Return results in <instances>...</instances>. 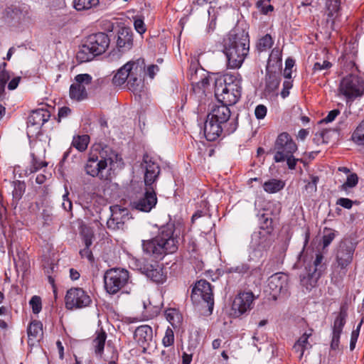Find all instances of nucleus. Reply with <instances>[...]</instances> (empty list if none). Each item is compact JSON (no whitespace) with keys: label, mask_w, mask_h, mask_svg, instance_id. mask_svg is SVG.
<instances>
[{"label":"nucleus","mask_w":364,"mask_h":364,"mask_svg":"<svg viewBox=\"0 0 364 364\" xmlns=\"http://www.w3.org/2000/svg\"><path fill=\"white\" fill-rule=\"evenodd\" d=\"M272 242L271 232L259 230L252 235L250 246L252 249V259H259L270 247Z\"/></svg>","instance_id":"12"},{"label":"nucleus","mask_w":364,"mask_h":364,"mask_svg":"<svg viewBox=\"0 0 364 364\" xmlns=\"http://www.w3.org/2000/svg\"><path fill=\"white\" fill-rule=\"evenodd\" d=\"M145 68L144 59L139 58L135 61H129L121 68L113 77V82L117 85L123 84L133 73H139Z\"/></svg>","instance_id":"18"},{"label":"nucleus","mask_w":364,"mask_h":364,"mask_svg":"<svg viewBox=\"0 0 364 364\" xmlns=\"http://www.w3.org/2000/svg\"><path fill=\"white\" fill-rule=\"evenodd\" d=\"M90 137L88 135H82L75 136L73 139L72 144L80 151H85L88 145Z\"/></svg>","instance_id":"36"},{"label":"nucleus","mask_w":364,"mask_h":364,"mask_svg":"<svg viewBox=\"0 0 364 364\" xmlns=\"http://www.w3.org/2000/svg\"><path fill=\"white\" fill-rule=\"evenodd\" d=\"M71 112V109L68 107H63L59 109L58 118H65L68 117Z\"/></svg>","instance_id":"58"},{"label":"nucleus","mask_w":364,"mask_h":364,"mask_svg":"<svg viewBox=\"0 0 364 364\" xmlns=\"http://www.w3.org/2000/svg\"><path fill=\"white\" fill-rule=\"evenodd\" d=\"M232 269H234V272H235L246 273L249 269V267L247 264H242Z\"/></svg>","instance_id":"61"},{"label":"nucleus","mask_w":364,"mask_h":364,"mask_svg":"<svg viewBox=\"0 0 364 364\" xmlns=\"http://www.w3.org/2000/svg\"><path fill=\"white\" fill-rule=\"evenodd\" d=\"M92 77L90 75L79 74L75 77L74 82L70 85L69 96L73 100L82 101L87 98L86 87L91 84Z\"/></svg>","instance_id":"14"},{"label":"nucleus","mask_w":364,"mask_h":364,"mask_svg":"<svg viewBox=\"0 0 364 364\" xmlns=\"http://www.w3.org/2000/svg\"><path fill=\"white\" fill-rule=\"evenodd\" d=\"M129 278L127 270L119 268L110 269L104 275L105 288L109 294H114L125 286Z\"/></svg>","instance_id":"8"},{"label":"nucleus","mask_w":364,"mask_h":364,"mask_svg":"<svg viewBox=\"0 0 364 364\" xmlns=\"http://www.w3.org/2000/svg\"><path fill=\"white\" fill-rule=\"evenodd\" d=\"M6 63H2L0 65V84L6 85L8 80L10 78L9 73L6 70Z\"/></svg>","instance_id":"48"},{"label":"nucleus","mask_w":364,"mask_h":364,"mask_svg":"<svg viewBox=\"0 0 364 364\" xmlns=\"http://www.w3.org/2000/svg\"><path fill=\"white\" fill-rule=\"evenodd\" d=\"M241 77L237 73H226L215 82V96L219 103L235 105L241 97Z\"/></svg>","instance_id":"2"},{"label":"nucleus","mask_w":364,"mask_h":364,"mask_svg":"<svg viewBox=\"0 0 364 364\" xmlns=\"http://www.w3.org/2000/svg\"><path fill=\"white\" fill-rule=\"evenodd\" d=\"M272 45L273 40L272 36L269 34H267L259 40L257 44V48L259 51L262 52L269 49Z\"/></svg>","instance_id":"39"},{"label":"nucleus","mask_w":364,"mask_h":364,"mask_svg":"<svg viewBox=\"0 0 364 364\" xmlns=\"http://www.w3.org/2000/svg\"><path fill=\"white\" fill-rule=\"evenodd\" d=\"M255 298L252 291L241 292L235 298L232 309L241 315L252 308L253 301Z\"/></svg>","instance_id":"23"},{"label":"nucleus","mask_w":364,"mask_h":364,"mask_svg":"<svg viewBox=\"0 0 364 364\" xmlns=\"http://www.w3.org/2000/svg\"><path fill=\"white\" fill-rule=\"evenodd\" d=\"M157 203V197L155 192V186H145V191L139 193L131 201L133 208L148 213L155 207Z\"/></svg>","instance_id":"11"},{"label":"nucleus","mask_w":364,"mask_h":364,"mask_svg":"<svg viewBox=\"0 0 364 364\" xmlns=\"http://www.w3.org/2000/svg\"><path fill=\"white\" fill-rule=\"evenodd\" d=\"M267 109L263 105H259L255 107V114L257 119H262L267 115Z\"/></svg>","instance_id":"50"},{"label":"nucleus","mask_w":364,"mask_h":364,"mask_svg":"<svg viewBox=\"0 0 364 364\" xmlns=\"http://www.w3.org/2000/svg\"><path fill=\"white\" fill-rule=\"evenodd\" d=\"M339 92L348 100H354L364 94V80L355 75H349L341 81Z\"/></svg>","instance_id":"9"},{"label":"nucleus","mask_w":364,"mask_h":364,"mask_svg":"<svg viewBox=\"0 0 364 364\" xmlns=\"http://www.w3.org/2000/svg\"><path fill=\"white\" fill-rule=\"evenodd\" d=\"M159 68L156 65H151L147 68V73L151 78H154L156 73L159 72Z\"/></svg>","instance_id":"59"},{"label":"nucleus","mask_w":364,"mask_h":364,"mask_svg":"<svg viewBox=\"0 0 364 364\" xmlns=\"http://www.w3.org/2000/svg\"><path fill=\"white\" fill-rule=\"evenodd\" d=\"M335 238V232L332 230H328L324 234L323 237V247H328Z\"/></svg>","instance_id":"51"},{"label":"nucleus","mask_w":364,"mask_h":364,"mask_svg":"<svg viewBox=\"0 0 364 364\" xmlns=\"http://www.w3.org/2000/svg\"><path fill=\"white\" fill-rule=\"evenodd\" d=\"M336 204L346 209H350L353 205V201L346 198H341L337 200Z\"/></svg>","instance_id":"53"},{"label":"nucleus","mask_w":364,"mask_h":364,"mask_svg":"<svg viewBox=\"0 0 364 364\" xmlns=\"http://www.w3.org/2000/svg\"><path fill=\"white\" fill-rule=\"evenodd\" d=\"M65 306L68 309H82L88 306L92 300L82 288H71L65 297Z\"/></svg>","instance_id":"13"},{"label":"nucleus","mask_w":364,"mask_h":364,"mask_svg":"<svg viewBox=\"0 0 364 364\" xmlns=\"http://www.w3.org/2000/svg\"><path fill=\"white\" fill-rule=\"evenodd\" d=\"M110 40L107 34L99 32L90 35L86 42L77 53L76 58L80 63L92 60L95 56L104 53L108 48Z\"/></svg>","instance_id":"5"},{"label":"nucleus","mask_w":364,"mask_h":364,"mask_svg":"<svg viewBox=\"0 0 364 364\" xmlns=\"http://www.w3.org/2000/svg\"><path fill=\"white\" fill-rule=\"evenodd\" d=\"M332 67L331 63L328 60H323L322 63L316 62L314 63L313 67L314 73H316L318 71L328 70Z\"/></svg>","instance_id":"46"},{"label":"nucleus","mask_w":364,"mask_h":364,"mask_svg":"<svg viewBox=\"0 0 364 364\" xmlns=\"http://www.w3.org/2000/svg\"><path fill=\"white\" fill-rule=\"evenodd\" d=\"M195 75H191V80L192 81V84H196V86L200 89H204L207 85H209V79L207 77H201V79L198 82L195 81Z\"/></svg>","instance_id":"49"},{"label":"nucleus","mask_w":364,"mask_h":364,"mask_svg":"<svg viewBox=\"0 0 364 364\" xmlns=\"http://www.w3.org/2000/svg\"><path fill=\"white\" fill-rule=\"evenodd\" d=\"M182 358L183 364H190L192 360V355L183 353Z\"/></svg>","instance_id":"62"},{"label":"nucleus","mask_w":364,"mask_h":364,"mask_svg":"<svg viewBox=\"0 0 364 364\" xmlns=\"http://www.w3.org/2000/svg\"><path fill=\"white\" fill-rule=\"evenodd\" d=\"M174 230L173 223L161 226L156 236L142 240L143 252L156 260H161L166 255L176 252L178 248V240L174 235Z\"/></svg>","instance_id":"1"},{"label":"nucleus","mask_w":364,"mask_h":364,"mask_svg":"<svg viewBox=\"0 0 364 364\" xmlns=\"http://www.w3.org/2000/svg\"><path fill=\"white\" fill-rule=\"evenodd\" d=\"M237 127V123H230L228 127L215 122L214 119L207 117L204 124V135L208 141H213L216 140L220 134L224 132L225 134H230L234 132Z\"/></svg>","instance_id":"15"},{"label":"nucleus","mask_w":364,"mask_h":364,"mask_svg":"<svg viewBox=\"0 0 364 364\" xmlns=\"http://www.w3.org/2000/svg\"><path fill=\"white\" fill-rule=\"evenodd\" d=\"M144 72V69L139 73H133L131 75L127 80V85L129 89L133 92H139L143 87V82L141 75Z\"/></svg>","instance_id":"31"},{"label":"nucleus","mask_w":364,"mask_h":364,"mask_svg":"<svg viewBox=\"0 0 364 364\" xmlns=\"http://www.w3.org/2000/svg\"><path fill=\"white\" fill-rule=\"evenodd\" d=\"M311 332L312 331L310 330L309 332L303 333L293 346L294 352L299 353V358L300 360L302 358L304 351L311 348V345L308 341L312 334Z\"/></svg>","instance_id":"28"},{"label":"nucleus","mask_w":364,"mask_h":364,"mask_svg":"<svg viewBox=\"0 0 364 364\" xmlns=\"http://www.w3.org/2000/svg\"><path fill=\"white\" fill-rule=\"evenodd\" d=\"M199 298L207 304L208 311L212 313L214 306V299L211 285L205 280L198 281L192 290L191 299L198 301Z\"/></svg>","instance_id":"17"},{"label":"nucleus","mask_w":364,"mask_h":364,"mask_svg":"<svg viewBox=\"0 0 364 364\" xmlns=\"http://www.w3.org/2000/svg\"><path fill=\"white\" fill-rule=\"evenodd\" d=\"M24 192V186L20 183L15 185L14 190L13 191V196L16 199L21 198L23 193Z\"/></svg>","instance_id":"52"},{"label":"nucleus","mask_w":364,"mask_h":364,"mask_svg":"<svg viewBox=\"0 0 364 364\" xmlns=\"http://www.w3.org/2000/svg\"><path fill=\"white\" fill-rule=\"evenodd\" d=\"M134 26L136 31L140 34L144 33L146 31L144 21L141 19H136Z\"/></svg>","instance_id":"55"},{"label":"nucleus","mask_w":364,"mask_h":364,"mask_svg":"<svg viewBox=\"0 0 364 364\" xmlns=\"http://www.w3.org/2000/svg\"><path fill=\"white\" fill-rule=\"evenodd\" d=\"M96 336L93 340L92 345L95 353L97 355L101 356L104 351L107 334L102 329L96 331Z\"/></svg>","instance_id":"29"},{"label":"nucleus","mask_w":364,"mask_h":364,"mask_svg":"<svg viewBox=\"0 0 364 364\" xmlns=\"http://www.w3.org/2000/svg\"><path fill=\"white\" fill-rule=\"evenodd\" d=\"M323 259V256L321 254L318 253L316 255V258L312 264L309 263L305 265V272L301 274L300 280L301 284L308 291L311 290L316 285L317 282L324 269L323 264H322Z\"/></svg>","instance_id":"7"},{"label":"nucleus","mask_w":364,"mask_h":364,"mask_svg":"<svg viewBox=\"0 0 364 364\" xmlns=\"http://www.w3.org/2000/svg\"><path fill=\"white\" fill-rule=\"evenodd\" d=\"M363 320H362L358 325L356 329L353 330L351 333L350 341V350H353L355 348V344L358 341V338L360 333V329L362 326Z\"/></svg>","instance_id":"44"},{"label":"nucleus","mask_w":364,"mask_h":364,"mask_svg":"<svg viewBox=\"0 0 364 364\" xmlns=\"http://www.w3.org/2000/svg\"><path fill=\"white\" fill-rule=\"evenodd\" d=\"M132 264L155 283H164L166 279V277L164 274L162 268L156 263L151 264L146 259H133L132 260Z\"/></svg>","instance_id":"10"},{"label":"nucleus","mask_w":364,"mask_h":364,"mask_svg":"<svg viewBox=\"0 0 364 364\" xmlns=\"http://www.w3.org/2000/svg\"><path fill=\"white\" fill-rule=\"evenodd\" d=\"M326 13L328 17H336L340 9V0H327Z\"/></svg>","instance_id":"38"},{"label":"nucleus","mask_w":364,"mask_h":364,"mask_svg":"<svg viewBox=\"0 0 364 364\" xmlns=\"http://www.w3.org/2000/svg\"><path fill=\"white\" fill-rule=\"evenodd\" d=\"M141 166L144 169V185L155 186V182L160 173L159 166L153 161L147 154H145L144 155Z\"/></svg>","instance_id":"21"},{"label":"nucleus","mask_w":364,"mask_h":364,"mask_svg":"<svg viewBox=\"0 0 364 364\" xmlns=\"http://www.w3.org/2000/svg\"><path fill=\"white\" fill-rule=\"evenodd\" d=\"M133 46L132 32L127 28H122L117 33V48L120 53H125L129 50Z\"/></svg>","instance_id":"26"},{"label":"nucleus","mask_w":364,"mask_h":364,"mask_svg":"<svg viewBox=\"0 0 364 364\" xmlns=\"http://www.w3.org/2000/svg\"><path fill=\"white\" fill-rule=\"evenodd\" d=\"M70 276L73 280H77L80 277V273L74 269H70Z\"/></svg>","instance_id":"64"},{"label":"nucleus","mask_w":364,"mask_h":364,"mask_svg":"<svg viewBox=\"0 0 364 364\" xmlns=\"http://www.w3.org/2000/svg\"><path fill=\"white\" fill-rule=\"evenodd\" d=\"M82 257L87 258L90 262L94 261V257L90 248L85 247L80 251Z\"/></svg>","instance_id":"54"},{"label":"nucleus","mask_w":364,"mask_h":364,"mask_svg":"<svg viewBox=\"0 0 364 364\" xmlns=\"http://www.w3.org/2000/svg\"><path fill=\"white\" fill-rule=\"evenodd\" d=\"M318 181V178L317 176H312L311 177V181L309 182L305 186L306 191L310 194L312 195L313 193L316 192L317 190V183Z\"/></svg>","instance_id":"47"},{"label":"nucleus","mask_w":364,"mask_h":364,"mask_svg":"<svg viewBox=\"0 0 364 364\" xmlns=\"http://www.w3.org/2000/svg\"><path fill=\"white\" fill-rule=\"evenodd\" d=\"M112 215L107 222V228L110 230H119L123 228L124 219L128 218V210L119 206L111 207Z\"/></svg>","instance_id":"24"},{"label":"nucleus","mask_w":364,"mask_h":364,"mask_svg":"<svg viewBox=\"0 0 364 364\" xmlns=\"http://www.w3.org/2000/svg\"><path fill=\"white\" fill-rule=\"evenodd\" d=\"M284 185V182L281 180L272 179L266 181L263 185V188L266 192L274 193L283 189Z\"/></svg>","instance_id":"33"},{"label":"nucleus","mask_w":364,"mask_h":364,"mask_svg":"<svg viewBox=\"0 0 364 364\" xmlns=\"http://www.w3.org/2000/svg\"><path fill=\"white\" fill-rule=\"evenodd\" d=\"M348 317V306L346 304L341 305L340 311L334 319L332 326V336L331 341V349L336 350L339 348L340 338L346 324Z\"/></svg>","instance_id":"19"},{"label":"nucleus","mask_w":364,"mask_h":364,"mask_svg":"<svg viewBox=\"0 0 364 364\" xmlns=\"http://www.w3.org/2000/svg\"><path fill=\"white\" fill-rule=\"evenodd\" d=\"M288 289V276L279 272L272 275L268 279L266 292L276 300L281 294H285Z\"/></svg>","instance_id":"16"},{"label":"nucleus","mask_w":364,"mask_h":364,"mask_svg":"<svg viewBox=\"0 0 364 364\" xmlns=\"http://www.w3.org/2000/svg\"><path fill=\"white\" fill-rule=\"evenodd\" d=\"M229 106L225 103L215 105L212 108L211 112L208 114V117L214 119L215 122L228 127L230 123H236L235 120H231L230 119L231 112Z\"/></svg>","instance_id":"22"},{"label":"nucleus","mask_w":364,"mask_h":364,"mask_svg":"<svg viewBox=\"0 0 364 364\" xmlns=\"http://www.w3.org/2000/svg\"><path fill=\"white\" fill-rule=\"evenodd\" d=\"M20 80H21L20 77H16L13 78L9 82L8 88L11 90H15L18 87Z\"/></svg>","instance_id":"60"},{"label":"nucleus","mask_w":364,"mask_h":364,"mask_svg":"<svg viewBox=\"0 0 364 364\" xmlns=\"http://www.w3.org/2000/svg\"><path fill=\"white\" fill-rule=\"evenodd\" d=\"M117 158V154L110 147L100 146L93 149L89 154L87 161L85 165L86 173L92 177L104 178L103 171L114 163Z\"/></svg>","instance_id":"4"},{"label":"nucleus","mask_w":364,"mask_h":364,"mask_svg":"<svg viewBox=\"0 0 364 364\" xmlns=\"http://www.w3.org/2000/svg\"><path fill=\"white\" fill-rule=\"evenodd\" d=\"M280 79L275 73L267 76L265 92L270 94L274 92L279 87Z\"/></svg>","instance_id":"34"},{"label":"nucleus","mask_w":364,"mask_h":364,"mask_svg":"<svg viewBox=\"0 0 364 364\" xmlns=\"http://www.w3.org/2000/svg\"><path fill=\"white\" fill-rule=\"evenodd\" d=\"M27 333L29 341L38 339L43 334L42 323L36 320L31 321L27 328Z\"/></svg>","instance_id":"30"},{"label":"nucleus","mask_w":364,"mask_h":364,"mask_svg":"<svg viewBox=\"0 0 364 364\" xmlns=\"http://www.w3.org/2000/svg\"><path fill=\"white\" fill-rule=\"evenodd\" d=\"M174 343V333L171 328L166 330L165 335L162 339V343L165 347H169Z\"/></svg>","instance_id":"42"},{"label":"nucleus","mask_w":364,"mask_h":364,"mask_svg":"<svg viewBox=\"0 0 364 364\" xmlns=\"http://www.w3.org/2000/svg\"><path fill=\"white\" fill-rule=\"evenodd\" d=\"M261 226L260 230L268 231L269 232H272L273 230L272 227V220L265 217L264 215L262 216L261 218Z\"/></svg>","instance_id":"45"},{"label":"nucleus","mask_w":364,"mask_h":364,"mask_svg":"<svg viewBox=\"0 0 364 364\" xmlns=\"http://www.w3.org/2000/svg\"><path fill=\"white\" fill-rule=\"evenodd\" d=\"M165 317L173 328L178 327L182 321L181 314L175 309L166 310Z\"/></svg>","instance_id":"32"},{"label":"nucleus","mask_w":364,"mask_h":364,"mask_svg":"<svg viewBox=\"0 0 364 364\" xmlns=\"http://www.w3.org/2000/svg\"><path fill=\"white\" fill-rule=\"evenodd\" d=\"M100 3L99 0H75L74 6L78 11L90 9Z\"/></svg>","instance_id":"37"},{"label":"nucleus","mask_w":364,"mask_h":364,"mask_svg":"<svg viewBox=\"0 0 364 364\" xmlns=\"http://www.w3.org/2000/svg\"><path fill=\"white\" fill-rule=\"evenodd\" d=\"M134 338L145 351L153 342V331L148 325L137 327L134 331Z\"/></svg>","instance_id":"25"},{"label":"nucleus","mask_w":364,"mask_h":364,"mask_svg":"<svg viewBox=\"0 0 364 364\" xmlns=\"http://www.w3.org/2000/svg\"><path fill=\"white\" fill-rule=\"evenodd\" d=\"M50 112L43 109H38L32 111L28 117V124L31 126H38V127L43 125L50 119Z\"/></svg>","instance_id":"27"},{"label":"nucleus","mask_w":364,"mask_h":364,"mask_svg":"<svg viewBox=\"0 0 364 364\" xmlns=\"http://www.w3.org/2000/svg\"><path fill=\"white\" fill-rule=\"evenodd\" d=\"M358 182V177L356 173H351L348 176L346 181L340 186L339 189L341 191H346L349 188L355 187Z\"/></svg>","instance_id":"40"},{"label":"nucleus","mask_w":364,"mask_h":364,"mask_svg":"<svg viewBox=\"0 0 364 364\" xmlns=\"http://www.w3.org/2000/svg\"><path fill=\"white\" fill-rule=\"evenodd\" d=\"M32 156V165L30 168L31 172H36L43 167L47 166V163L43 161L38 160L33 153L31 154Z\"/></svg>","instance_id":"43"},{"label":"nucleus","mask_w":364,"mask_h":364,"mask_svg":"<svg viewBox=\"0 0 364 364\" xmlns=\"http://www.w3.org/2000/svg\"><path fill=\"white\" fill-rule=\"evenodd\" d=\"M84 243L85 245V247L90 248L91 245L92 244V236L90 235H86L84 237Z\"/></svg>","instance_id":"63"},{"label":"nucleus","mask_w":364,"mask_h":364,"mask_svg":"<svg viewBox=\"0 0 364 364\" xmlns=\"http://www.w3.org/2000/svg\"><path fill=\"white\" fill-rule=\"evenodd\" d=\"M297 149V145L291 136L287 132H283L276 139L274 146V160L277 163L287 161L288 168L294 170L297 161L303 162L302 159H296L294 156Z\"/></svg>","instance_id":"6"},{"label":"nucleus","mask_w":364,"mask_h":364,"mask_svg":"<svg viewBox=\"0 0 364 364\" xmlns=\"http://www.w3.org/2000/svg\"><path fill=\"white\" fill-rule=\"evenodd\" d=\"M247 33H236L232 31L225 43V54L228 66L237 68L241 66L249 51V40Z\"/></svg>","instance_id":"3"},{"label":"nucleus","mask_w":364,"mask_h":364,"mask_svg":"<svg viewBox=\"0 0 364 364\" xmlns=\"http://www.w3.org/2000/svg\"><path fill=\"white\" fill-rule=\"evenodd\" d=\"M339 114L340 111L338 109H333L328 112V115L324 118L323 121L326 123L331 122Z\"/></svg>","instance_id":"56"},{"label":"nucleus","mask_w":364,"mask_h":364,"mask_svg":"<svg viewBox=\"0 0 364 364\" xmlns=\"http://www.w3.org/2000/svg\"><path fill=\"white\" fill-rule=\"evenodd\" d=\"M68 196V193L63 196V202L62 203V206L64 210L70 211L72 209L73 205H72V202L69 200Z\"/></svg>","instance_id":"57"},{"label":"nucleus","mask_w":364,"mask_h":364,"mask_svg":"<svg viewBox=\"0 0 364 364\" xmlns=\"http://www.w3.org/2000/svg\"><path fill=\"white\" fill-rule=\"evenodd\" d=\"M355 250V244L350 240H345L340 243L336 261L341 269H345L351 263Z\"/></svg>","instance_id":"20"},{"label":"nucleus","mask_w":364,"mask_h":364,"mask_svg":"<svg viewBox=\"0 0 364 364\" xmlns=\"http://www.w3.org/2000/svg\"><path fill=\"white\" fill-rule=\"evenodd\" d=\"M351 139L358 145H364V119L361 121L353 132Z\"/></svg>","instance_id":"35"},{"label":"nucleus","mask_w":364,"mask_h":364,"mask_svg":"<svg viewBox=\"0 0 364 364\" xmlns=\"http://www.w3.org/2000/svg\"><path fill=\"white\" fill-rule=\"evenodd\" d=\"M29 304L32 309L33 314H38L42 309L41 299L38 296H33L31 297Z\"/></svg>","instance_id":"41"}]
</instances>
